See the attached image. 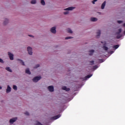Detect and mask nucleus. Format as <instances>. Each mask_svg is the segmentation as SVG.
Segmentation results:
<instances>
[{"mask_svg":"<svg viewBox=\"0 0 125 125\" xmlns=\"http://www.w3.org/2000/svg\"><path fill=\"white\" fill-rule=\"evenodd\" d=\"M27 51L29 55H33V49L31 47H27Z\"/></svg>","mask_w":125,"mask_h":125,"instance_id":"1","label":"nucleus"},{"mask_svg":"<svg viewBox=\"0 0 125 125\" xmlns=\"http://www.w3.org/2000/svg\"><path fill=\"white\" fill-rule=\"evenodd\" d=\"M41 79H42L41 76H37L33 78V81L34 83H37V82H39Z\"/></svg>","mask_w":125,"mask_h":125,"instance_id":"2","label":"nucleus"},{"mask_svg":"<svg viewBox=\"0 0 125 125\" xmlns=\"http://www.w3.org/2000/svg\"><path fill=\"white\" fill-rule=\"evenodd\" d=\"M102 43H103L104 45V46L103 47V49H104V50H108V47H106V45H108V42H102Z\"/></svg>","mask_w":125,"mask_h":125,"instance_id":"3","label":"nucleus"},{"mask_svg":"<svg viewBox=\"0 0 125 125\" xmlns=\"http://www.w3.org/2000/svg\"><path fill=\"white\" fill-rule=\"evenodd\" d=\"M75 8L76 7H69L64 9L63 10H64L65 11L74 10V9H75Z\"/></svg>","mask_w":125,"mask_h":125,"instance_id":"4","label":"nucleus"},{"mask_svg":"<svg viewBox=\"0 0 125 125\" xmlns=\"http://www.w3.org/2000/svg\"><path fill=\"white\" fill-rule=\"evenodd\" d=\"M50 32L51 33H52V34H56V27H53L50 29Z\"/></svg>","mask_w":125,"mask_h":125,"instance_id":"5","label":"nucleus"},{"mask_svg":"<svg viewBox=\"0 0 125 125\" xmlns=\"http://www.w3.org/2000/svg\"><path fill=\"white\" fill-rule=\"evenodd\" d=\"M17 120V118L15 117L10 120V124L11 125H12L13 123H15V122H16Z\"/></svg>","mask_w":125,"mask_h":125,"instance_id":"6","label":"nucleus"},{"mask_svg":"<svg viewBox=\"0 0 125 125\" xmlns=\"http://www.w3.org/2000/svg\"><path fill=\"white\" fill-rule=\"evenodd\" d=\"M8 54L10 60H13V59H14V56L13 55L12 53L10 52H8Z\"/></svg>","mask_w":125,"mask_h":125,"instance_id":"7","label":"nucleus"},{"mask_svg":"<svg viewBox=\"0 0 125 125\" xmlns=\"http://www.w3.org/2000/svg\"><path fill=\"white\" fill-rule=\"evenodd\" d=\"M48 89L50 92L54 91V87L53 86H49L48 87Z\"/></svg>","mask_w":125,"mask_h":125,"instance_id":"8","label":"nucleus"},{"mask_svg":"<svg viewBox=\"0 0 125 125\" xmlns=\"http://www.w3.org/2000/svg\"><path fill=\"white\" fill-rule=\"evenodd\" d=\"M11 91V87H10L9 85H7V88L6 89V93H9Z\"/></svg>","mask_w":125,"mask_h":125,"instance_id":"9","label":"nucleus"},{"mask_svg":"<svg viewBox=\"0 0 125 125\" xmlns=\"http://www.w3.org/2000/svg\"><path fill=\"white\" fill-rule=\"evenodd\" d=\"M91 77H92V75H88L86 76L85 78L83 79V81H85V80H87V79H89V78H91Z\"/></svg>","mask_w":125,"mask_h":125,"instance_id":"10","label":"nucleus"},{"mask_svg":"<svg viewBox=\"0 0 125 125\" xmlns=\"http://www.w3.org/2000/svg\"><path fill=\"white\" fill-rule=\"evenodd\" d=\"M61 117V115H56V116L53 117V120H57V119H59Z\"/></svg>","mask_w":125,"mask_h":125,"instance_id":"11","label":"nucleus"},{"mask_svg":"<svg viewBox=\"0 0 125 125\" xmlns=\"http://www.w3.org/2000/svg\"><path fill=\"white\" fill-rule=\"evenodd\" d=\"M105 5H106V1H104L103 4H102L101 8L102 9H104L105 8Z\"/></svg>","mask_w":125,"mask_h":125,"instance_id":"12","label":"nucleus"},{"mask_svg":"<svg viewBox=\"0 0 125 125\" xmlns=\"http://www.w3.org/2000/svg\"><path fill=\"white\" fill-rule=\"evenodd\" d=\"M62 88L63 90H65L66 91H69V90H70V89L69 88H67L66 86H63Z\"/></svg>","mask_w":125,"mask_h":125,"instance_id":"13","label":"nucleus"},{"mask_svg":"<svg viewBox=\"0 0 125 125\" xmlns=\"http://www.w3.org/2000/svg\"><path fill=\"white\" fill-rule=\"evenodd\" d=\"M6 70L8 71V72H10V73L12 72V70L9 67H6Z\"/></svg>","mask_w":125,"mask_h":125,"instance_id":"14","label":"nucleus"},{"mask_svg":"<svg viewBox=\"0 0 125 125\" xmlns=\"http://www.w3.org/2000/svg\"><path fill=\"white\" fill-rule=\"evenodd\" d=\"M91 21L92 22H96L97 21V18H91Z\"/></svg>","mask_w":125,"mask_h":125,"instance_id":"15","label":"nucleus"},{"mask_svg":"<svg viewBox=\"0 0 125 125\" xmlns=\"http://www.w3.org/2000/svg\"><path fill=\"white\" fill-rule=\"evenodd\" d=\"M66 31L67 32V33H70V34H72L73 33V31H72V30L70 28H67L66 29Z\"/></svg>","mask_w":125,"mask_h":125,"instance_id":"16","label":"nucleus"},{"mask_svg":"<svg viewBox=\"0 0 125 125\" xmlns=\"http://www.w3.org/2000/svg\"><path fill=\"white\" fill-rule=\"evenodd\" d=\"M25 73H26V74H28V75H31V72L30 71V69H29L28 68L26 69Z\"/></svg>","mask_w":125,"mask_h":125,"instance_id":"17","label":"nucleus"},{"mask_svg":"<svg viewBox=\"0 0 125 125\" xmlns=\"http://www.w3.org/2000/svg\"><path fill=\"white\" fill-rule=\"evenodd\" d=\"M94 53V50H91L89 51V55H92Z\"/></svg>","mask_w":125,"mask_h":125,"instance_id":"18","label":"nucleus"},{"mask_svg":"<svg viewBox=\"0 0 125 125\" xmlns=\"http://www.w3.org/2000/svg\"><path fill=\"white\" fill-rule=\"evenodd\" d=\"M120 45H115L113 46V48H114V49H118L119 48Z\"/></svg>","mask_w":125,"mask_h":125,"instance_id":"19","label":"nucleus"},{"mask_svg":"<svg viewBox=\"0 0 125 125\" xmlns=\"http://www.w3.org/2000/svg\"><path fill=\"white\" fill-rule=\"evenodd\" d=\"M18 61H19L20 63H21V64H22V65H25L24 64V62H23V61H22L20 59H18Z\"/></svg>","mask_w":125,"mask_h":125,"instance_id":"20","label":"nucleus"},{"mask_svg":"<svg viewBox=\"0 0 125 125\" xmlns=\"http://www.w3.org/2000/svg\"><path fill=\"white\" fill-rule=\"evenodd\" d=\"M41 3L42 4V5H45V2L44 1V0H41Z\"/></svg>","mask_w":125,"mask_h":125,"instance_id":"21","label":"nucleus"},{"mask_svg":"<svg viewBox=\"0 0 125 125\" xmlns=\"http://www.w3.org/2000/svg\"><path fill=\"white\" fill-rule=\"evenodd\" d=\"M7 23H8V19H6L4 20V24L5 25L6 24H7Z\"/></svg>","mask_w":125,"mask_h":125,"instance_id":"22","label":"nucleus"},{"mask_svg":"<svg viewBox=\"0 0 125 125\" xmlns=\"http://www.w3.org/2000/svg\"><path fill=\"white\" fill-rule=\"evenodd\" d=\"M36 0H32L31 1V3H32V4H36Z\"/></svg>","mask_w":125,"mask_h":125,"instance_id":"23","label":"nucleus"},{"mask_svg":"<svg viewBox=\"0 0 125 125\" xmlns=\"http://www.w3.org/2000/svg\"><path fill=\"white\" fill-rule=\"evenodd\" d=\"M97 34L98 37H99V36H100V34H101V32L100 31V30H98L97 32Z\"/></svg>","mask_w":125,"mask_h":125,"instance_id":"24","label":"nucleus"},{"mask_svg":"<svg viewBox=\"0 0 125 125\" xmlns=\"http://www.w3.org/2000/svg\"><path fill=\"white\" fill-rule=\"evenodd\" d=\"M13 89H14V90H17V86L14 85H13Z\"/></svg>","mask_w":125,"mask_h":125,"instance_id":"25","label":"nucleus"},{"mask_svg":"<svg viewBox=\"0 0 125 125\" xmlns=\"http://www.w3.org/2000/svg\"><path fill=\"white\" fill-rule=\"evenodd\" d=\"M63 14H64V15H67V14H69V11H66L63 12Z\"/></svg>","mask_w":125,"mask_h":125,"instance_id":"26","label":"nucleus"},{"mask_svg":"<svg viewBox=\"0 0 125 125\" xmlns=\"http://www.w3.org/2000/svg\"><path fill=\"white\" fill-rule=\"evenodd\" d=\"M98 65H96L95 66L93 67V69L94 70H96V69H97V68H98Z\"/></svg>","mask_w":125,"mask_h":125,"instance_id":"27","label":"nucleus"},{"mask_svg":"<svg viewBox=\"0 0 125 125\" xmlns=\"http://www.w3.org/2000/svg\"><path fill=\"white\" fill-rule=\"evenodd\" d=\"M70 39H73V37H66L65 40H69Z\"/></svg>","mask_w":125,"mask_h":125,"instance_id":"28","label":"nucleus"},{"mask_svg":"<svg viewBox=\"0 0 125 125\" xmlns=\"http://www.w3.org/2000/svg\"><path fill=\"white\" fill-rule=\"evenodd\" d=\"M36 125H42V124H41V123H40L39 122H37Z\"/></svg>","mask_w":125,"mask_h":125,"instance_id":"29","label":"nucleus"},{"mask_svg":"<svg viewBox=\"0 0 125 125\" xmlns=\"http://www.w3.org/2000/svg\"><path fill=\"white\" fill-rule=\"evenodd\" d=\"M0 63H4V62L3 61V60L1 58H0Z\"/></svg>","mask_w":125,"mask_h":125,"instance_id":"30","label":"nucleus"},{"mask_svg":"<svg viewBox=\"0 0 125 125\" xmlns=\"http://www.w3.org/2000/svg\"><path fill=\"white\" fill-rule=\"evenodd\" d=\"M123 21H118L117 23H119V24H121V23H123Z\"/></svg>","mask_w":125,"mask_h":125,"instance_id":"31","label":"nucleus"},{"mask_svg":"<svg viewBox=\"0 0 125 125\" xmlns=\"http://www.w3.org/2000/svg\"><path fill=\"white\" fill-rule=\"evenodd\" d=\"M96 1H97V0H94L92 1L93 4H95Z\"/></svg>","mask_w":125,"mask_h":125,"instance_id":"32","label":"nucleus"},{"mask_svg":"<svg viewBox=\"0 0 125 125\" xmlns=\"http://www.w3.org/2000/svg\"><path fill=\"white\" fill-rule=\"evenodd\" d=\"M25 115H26V116H29V112L26 111L25 113H24Z\"/></svg>","mask_w":125,"mask_h":125,"instance_id":"33","label":"nucleus"},{"mask_svg":"<svg viewBox=\"0 0 125 125\" xmlns=\"http://www.w3.org/2000/svg\"><path fill=\"white\" fill-rule=\"evenodd\" d=\"M120 33H122V29H120L119 30L118 34H120Z\"/></svg>","mask_w":125,"mask_h":125,"instance_id":"34","label":"nucleus"},{"mask_svg":"<svg viewBox=\"0 0 125 125\" xmlns=\"http://www.w3.org/2000/svg\"><path fill=\"white\" fill-rule=\"evenodd\" d=\"M94 62H93V61L90 62V64H91V65H93Z\"/></svg>","mask_w":125,"mask_h":125,"instance_id":"35","label":"nucleus"},{"mask_svg":"<svg viewBox=\"0 0 125 125\" xmlns=\"http://www.w3.org/2000/svg\"><path fill=\"white\" fill-rule=\"evenodd\" d=\"M40 67V64H37L35 68H39Z\"/></svg>","mask_w":125,"mask_h":125,"instance_id":"36","label":"nucleus"},{"mask_svg":"<svg viewBox=\"0 0 125 125\" xmlns=\"http://www.w3.org/2000/svg\"><path fill=\"white\" fill-rule=\"evenodd\" d=\"M113 53H114V51H110L111 54H113Z\"/></svg>","mask_w":125,"mask_h":125,"instance_id":"37","label":"nucleus"},{"mask_svg":"<svg viewBox=\"0 0 125 125\" xmlns=\"http://www.w3.org/2000/svg\"><path fill=\"white\" fill-rule=\"evenodd\" d=\"M102 62H104V61L103 60H101L100 62L102 63Z\"/></svg>","mask_w":125,"mask_h":125,"instance_id":"38","label":"nucleus"},{"mask_svg":"<svg viewBox=\"0 0 125 125\" xmlns=\"http://www.w3.org/2000/svg\"><path fill=\"white\" fill-rule=\"evenodd\" d=\"M120 38H121V37H119V36H117V39H120Z\"/></svg>","mask_w":125,"mask_h":125,"instance_id":"39","label":"nucleus"},{"mask_svg":"<svg viewBox=\"0 0 125 125\" xmlns=\"http://www.w3.org/2000/svg\"><path fill=\"white\" fill-rule=\"evenodd\" d=\"M124 27H125V23L123 24Z\"/></svg>","mask_w":125,"mask_h":125,"instance_id":"40","label":"nucleus"},{"mask_svg":"<svg viewBox=\"0 0 125 125\" xmlns=\"http://www.w3.org/2000/svg\"><path fill=\"white\" fill-rule=\"evenodd\" d=\"M29 37H33V35H29Z\"/></svg>","mask_w":125,"mask_h":125,"instance_id":"41","label":"nucleus"},{"mask_svg":"<svg viewBox=\"0 0 125 125\" xmlns=\"http://www.w3.org/2000/svg\"><path fill=\"white\" fill-rule=\"evenodd\" d=\"M2 87L1 86H0V89H1Z\"/></svg>","mask_w":125,"mask_h":125,"instance_id":"42","label":"nucleus"}]
</instances>
